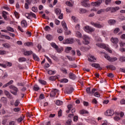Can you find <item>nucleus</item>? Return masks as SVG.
<instances>
[{"label":"nucleus","instance_id":"1","mask_svg":"<svg viewBox=\"0 0 125 125\" xmlns=\"http://www.w3.org/2000/svg\"><path fill=\"white\" fill-rule=\"evenodd\" d=\"M97 46L98 47H100V48H103L104 49H105V50H107L109 52V53H112V51L110 48H109L108 47L106 46V44L103 43H97L96 44Z\"/></svg>","mask_w":125,"mask_h":125},{"label":"nucleus","instance_id":"2","mask_svg":"<svg viewBox=\"0 0 125 125\" xmlns=\"http://www.w3.org/2000/svg\"><path fill=\"white\" fill-rule=\"evenodd\" d=\"M104 56L105 59H107L108 61H110L111 62H114V61H117L118 60V59L116 57L111 58V57H110V56L107 54H105Z\"/></svg>","mask_w":125,"mask_h":125},{"label":"nucleus","instance_id":"3","mask_svg":"<svg viewBox=\"0 0 125 125\" xmlns=\"http://www.w3.org/2000/svg\"><path fill=\"white\" fill-rule=\"evenodd\" d=\"M9 88L12 89V90L10 91L11 93L14 95H17V92L19 91L18 88L17 87L13 85H11L9 86Z\"/></svg>","mask_w":125,"mask_h":125},{"label":"nucleus","instance_id":"4","mask_svg":"<svg viewBox=\"0 0 125 125\" xmlns=\"http://www.w3.org/2000/svg\"><path fill=\"white\" fill-rule=\"evenodd\" d=\"M91 25H92V26H94V27H95L96 28H98L99 29H101V28H103L104 26V25L101 24L100 22H97L96 23H94L93 21H91L90 22Z\"/></svg>","mask_w":125,"mask_h":125},{"label":"nucleus","instance_id":"5","mask_svg":"<svg viewBox=\"0 0 125 125\" xmlns=\"http://www.w3.org/2000/svg\"><path fill=\"white\" fill-rule=\"evenodd\" d=\"M103 2H104V0H98L96 2H92L91 4L92 6H99Z\"/></svg>","mask_w":125,"mask_h":125},{"label":"nucleus","instance_id":"6","mask_svg":"<svg viewBox=\"0 0 125 125\" xmlns=\"http://www.w3.org/2000/svg\"><path fill=\"white\" fill-rule=\"evenodd\" d=\"M74 43V39L73 38H68L63 41V43L72 44V43Z\"/></svg>","mask_w":125,"mask_h":125},{"label":"nucleus","instance_id":"7","mask_svg":"<svg viewBox=\"0 0 125 125\" xmlns=\"http://www.w3.org/2000/svg\"><path fill=\"white\" fill-rule=\"evenodd\" d=\"M73 91H74V88L73 87H66L64 90L65 93H67V94H71V93Z\"/></svg>","mask_w":125,"mask_h":125},{"label":"nucleus","instance_id":"8","mask_svg":"<svg viewBox=\"0 0 125 125\" xmlns=\"http://www.w3.org/2000/svg\"><path fill=\"white\" fill-rule=\"evenodd\" d=\"M95 29L92 27H89V26H85L84 27V31L88 33L89 32H94Z\"/></svg>","mask_w":125,"mask_h":125},{"label":"nucleus","instance_id":"9","mask_svg":"<svg viewBox=\"0 0 125 125\" xmlns=\"http://www.w3.org/2000/svg\"><path fill=\"white\" fill-rule=\"evenodd\" d=\"M83 39L85 41V44H88L89 43V37L87 35H84Z\"/></svg>","mask_w":125,"mask_h":125},{"label":"nucleus","instance_id":"10","mask_svg":"<svg viewBox=\"0 0 125 125\" xmlns=\"http://www.w3.org/2000/svg\"><path fill=\"white\" fill-rule=\"evenodd\" d=\"M105 115L106 116H111L114 115V111L112 110L108 109L106 110V112L105 113Z\"/></svg>","mask_w":125,"mask_h":125},{"label":"nucleus","instance_id":"11","mask_svg":"<svg viewBox=\"0 0 125 125\" xmlns=\"http://www.w3.org/2000/svg\"><path fill=\"white\" fill-rule=\"evenodd\" d=\"M111 42L113 43H114L115 44H117V43H118V42H119V39L117 38L112 37L111 38Z\"/></svg>","mask_w":125,"mask_h":125},{"label":"nucleus","instance_id":"12","mask_svg":"<svg viewBox=\"0 0 125 125\" xmlns=\"http://www.w3.org/2000/svg\"><path fill=\"white\" fill-rule=\"evenodd\" d=\"M4 93L5 95L8 97V98H9L10 99H12L13 97H12V95L9 93V92L5 90L4 91Z\"/></svg>","mask_w":125,"mask_h":125},{"label":"nucleus","instance_id":"13","mask_svg":"<svg viewBox=\"0 0 125 125\" xmlns=\"http://www.w3.org/2000/svg\"><path fill=\"white\" fill-rule=\"evenodd\" d=\"M119 9H120V8L119 7H110V12H111V13L116 12V11H117V10H119Z\"/></svg>","mask_w":125,"mask_h":125},{"label":"nucleus","instance_id":"14","mask_svg":"<svg viewBox=\"0 0 125 125\" xmlns=\"http://www.w3.org/2000/svg\"><path fill=\"white\" fill-rule=\"evenodd\" d=\"M24 55H25V56H29V55H32L33 54V51H24L23 53Z\"/></svg>","mask_w":125,"mask_h":125},{"label":"nucleus","instance_id":"15","mask_svg":"<svg viewBox=\"0 0 125 125\" xmlns=\"http://www.w3.org/2000/svg\"><path fill=\"white\" fill-rule=\"evenodd\" d=\"M91 66L94 68H99V70H102V67H100V65L98 63H93Z\"/></svg>","mask_w":125,"mask_h":125},{"label":"nucleus","instance_id":"16","mask_svg":"<svg viewBox=\"0 0 125 125\" xmlns=\"http://www.w3.org/2000/svg\"><path fill=\"white\" fill-rule=\"evenodd\" d=\"M21 26L22 28H26L27 27V21L25 20H22L21 21Z\"/></svg>","mask_w":125,"mask_h":125},{"label":"nucleus","instance_id":"17","mask_svg":"<svg viewBox=\"0 0 125 125\" xmlns=\"http://www.w3.org/2000/svg\"><path fill=\"white\" fill-rule=\"evenodd\" d=\"M62 25L65 31H68V27H67V24H66V22L64 21H62Z\"/></svg>","mask_w":125,"mask_h":125},{"label":"nucleus","instance_id":"18","mask_svg":"<svg viewBox=\"0 0 125 125\" xmlns=\"http://www.w3.org/2000/svg\"><path fill=\"white\" fill-rule=\"evenodd\" d=\"M69 77L71 80H76V75L72 72L69 74Z\"/></svg>","mask_w":125,"mask_h":125},{"label":"nucleus","instance_id":"19","mask_svg":"<svg viewBox=\"0 0 125 125\" xmlns=\"http://www.w3.org/2000/svg\"><path fill=\"white\" fill-rule=\"evenodd\" d=\"M88 60L89 62H95V61H96V59L94 58V56L90 55V58H88Z\"/></svg>","mask_w":125,"mask_h":125},{"label":"nucleus","instance_id":"20","mask_svg":"<svg viewBox=\"0 0 125 125\" xmlns=\"http://www.w3.org/2000/svg\"><path fill=\"white\" fill-rule=\"evenodd\" d=\"M108 23L109 25H115L116 24V20H109L108 21Z\"/></svg>","mask_w":125,"mask_h":125},{"label":"nucleus","instance_id":"21","mask_svg":"<svg viewBox=\"0 0 125 125\" xmlns=\"http://www.w3.org/2000/svg\"><path fill=\"white\" fill-rule=\"evenodd\" d=\"M106 68L107 69H109V70H112V71H114L115 70H116V67L112 65H107L106 66Z\"/></svg>","mask_w":125,"mask_h":125},{"label":"nucleus","instance_id":"22","mask_svg":"<svg viewBox=\"0 0 125 125\" xmlns=\"http://www.w3.org/2000/svg\"><path fill=\"white\" fill-rule=\"evenodd\" d=\"M0 101L1 102H2V103H7V99H6V98L3 97L1 98L0 99Z\"/></svg>","mask_w":125,"mask_h":125},{"label":"nucleus","instance_id":"23","mask_svg":"<svg viewBox=\"0 0 125 125\" xmlns=\"http://www.w3.org/2000/svg\"><path fill=\"white\" fill-rule=\"evenodd\" d=\"M56 89H55L54 91H52L50 93V96H51V97H54V96H55V95H56V92L55 91H56Z\"/></svg>","mask_w":125,"mask_h":125},{"label":"nucleus","instance_id":"24","mask_svg":"<svg viewBox=\"0 0 125 125\" xmlns=\"http://www.w3.org/2000/svg\"><path fill=\"white\" fill-rule=\"evenodd\" d=\"M2 46L5 47V48H10V47H11V46L7 43L2 44Z\"/></svg>","mask_w":125,"mask_h":125},{"label":"nucleus","instance_id":"25","mask_svg":"<svg viewBox=\"0 0 125 125\" xmlns=\"http://www.w3.org/2000/svg\"><path fill=\"white\" fill-rule=\"evenodd\" d=\"M12 83H13V81L11 80L9 83L4 85L3 87H6V86H8V85H10V84H12Z\"/></svg>","mask_w":125,"mask_h":125},{"label":"nucleus","instance_id":"26","mask_svg":"<svg viewBox=\"0 0 125 125\" xmlns=\"http://www.w3.org/2000/svg\"><path fill=\"white\" fill-rule=\"evenodd\" d=\"M33 57L36 61H40V58L38 57V56L36 55V54H33Z\"/></svg>","mask_w":125,"mask_h":125},{"label":"nucleus","instance_id":"27","mask_svg":"<svg viewBox=\"0 0 125 125\" xmlns=\"http://www.w3.org/2000/svg\"><path fill=\"white\" fill-rule=\"evenodd\" d=\"M25 118V116L24 115H21L18 119V123H21L22 121L24 120V118Z\"/></svg>","mask_w":125,"mask_h":125},{"label":"nucleus","instance_id":"28","mask_svg":"<svg viewBox=\"0 0 125 125\" xmlns=\"http://www.w3.org/2000/svg\"><path fill=\"white\" fill-rule=\"evenodd\" d=\"M56 104L58 106H60V105L63 104V102H62V101L58 100V101H56Z\"/></svg>","mask_w":125,"mask_h":125},{"label":"nucleus","instance_id":"29","mask_svg":"<svg viewBox=\"0 0 125 125\" xmlns=\"http://www.w3.org/2000/svg\"><path fill=\"white\" fill-rule=\"evenodd\" d=\"M57 52H58V53H61V52H62V51H63V48L61 47V48H59L58 46V47L56 48Z\"/></svg>","mask_w":125,"mask_h":125},{"label":"nucleus","instance_id":"30","mask_svg":"<svg viewBox=\"0 0 125 125\" xmlns=\"http://www.w3.org/2000/svg\"><path fill=\"white\" fill-rule=\"evenodd\" d=\"M26 60L27 59H26V58H25L24 57H21V58H19V62H25V61H26Z\"/></svg>","mask_w":125,"mask_h":125},{"label":"nucleus","instance_id":"31","mask_svg":"<svg viewBox=\"0 0 125 125\" xmlns=\"http://www.w3.org/2000/svg\"><path fill=\"white\" fill-rule=\"evenodd\" d=\"M55 12L56 13L57 15L60 14L61 13V10L60 9L57 8L55 10Z\"/></svg>","mask_w":125,"mask_h":125},{"label":"nucleus","instance_id":"32","mask_svg":"<svg viewBox=\"0 0 125 125\" xmlns=\"http://www.w3.org/2000/svg\"><path fill=\"white\" fill-rule=\"evenodd\" d=\"M49 79L50 81H56L57 79V76H51Z\"/></svg>","mask_w":125,"mask_h":125},{"label":"nucleus","instance_id":"33","mask_svg":"<svg viewBox=\"0 0 125 125\" xmlns=\"http://www.w3.org/2000/svg\"><path fill=\"white\" fill-rule=\"evenodd\" d=\"M80 13H81V14L86 13V10H85V9L81 8L80 9Z\"/></svg>","mask_w":125,"mask_h":125},{"label":"nucleus","instance_id":"34","mask_svg":"<svg viewBox=\"0 0 125 125\" xmlns=\"http://www.w3.org/2000/svg\"><path fill=\"white\" fill-rule=\"evenodd\" d=\"M6 29L8 31H9L10 32H14V29H13V28L11 27L8 26L6 27Z\"/></svg>","mask_w":125,"mask_h":125},{"label":"nucleus","instance_id":"35","mask_svg":"<svg viewBox=\"0 0 125 125\" xmlns=\"http://www.w3.org/2000/svg\"><path fill=\"white\" fill-rule=\"evenodd\" d=\"M33 89L35 91H38V90H39L40 89V87H39V86H38V85H35L33 87Z\"/></svg>","mask_w":125,"mask_h":125},{"label":"nucleus","instance_id":"36","mask_svg":"<svg viewBox=\"0 0 125 125\" xmlns=\"http://www.w3.org/2000/svg\"><path fill=\"white\" fill-rule=\"evenodd\" d=\"M70 50H72V48L71 47H66L65 49V52L66 53H69V51H70Z\"/></svg>","mask_w":125,"mask_h":125},{"label":"nucleus","instance_id":"37","mask_svg":"<svg viewBox=\"0 0 125 125\" xmlns=\"http://www.w3.org/2000/svg\"><path fill=\"white\" fill-rule=\"evenodd\" d=\"M24 45H26L27 46H31V45H33V42H27L26 43H25Z\"/></svg>","mask_w":125,"mask_h":125},{"label":"nucleus","instance_id":"38","mask_svg":"<svg viewBox=\"0 0 125 125\" xmlns=\"http://www.w3.org/2000/svg\"><path fill=\"white\" fill-rule=\"evenodd\" d=\"M119 31H120V28L119 27H117L113 31V33L114 34H118V33H119Z\"/></svg>","mask_w":125,"mask_h":125},{"label":"nucleus","instance_id":"39","mask_svg":"<svg viewBox=\"0 0 125 125\" xmlns=\"http://www.w3.org/2000/svg\"><path fill=\"white\" fill-rule=\"evenodd\" d=\"M51 46H52V47H54V48H55V49L57 48V47H58V46L56 45V44H55V43L54 42L51 43Z\"/></svg>","mask_w":125,"mask_h":125},{"label":"nucleus","instance_id":"40","mask_svg":"<svg viewBox=\"0 0 125 125\" xmlns=\"http://www.w3.org/2000/svg\"><path fill=\"white\" fill-rule=\"evenodd\" d=\"M60 83H68V80L67 79H62L60 81Z\"/></svg>","mask_w":125,"mask_h":125},{"label":"nucleus","instance_id":"41","mask_svg":"<svg viewBox=\"0 0 125 125\" xmlns=\"http://www.w3.org/2000/svg\"><path fill=\"white\" fill-rule=\"evenodd\" d=\"M46 38L48 41H51V40H52V36H51L50 35H47L46 36Z\"/></svg>","mask_w":125,"mask_h":125},{"label":"nucleus","instance_id":"42","mask_svg":"<svg viewBox=\"0 0 125 125\" xmlns=\"http://www.w3.org/2000/svg\"><path fill=\"white\" fill-rule=\"evenodd\" d=\"M51 58L55 60V61L58 62L59 61V60H58V58H57V57L55 56H51Z\"/></svg>","mask_w":125,"mask_h":125},{"label":"nucleus","instance_id":"43","mask_svg":"<svg viewBox=\"0 0 125 125\" xmlns=\"http://www.w3.org/2000/svg\"><path fill=\"white\" fill-rule=\"evenodd\" d=\"M112 1V0H105V4L106 5H108V4H110Z\"/></svg>","mask_w":125,"mask_h":125},{"label":"nucleus","instance_id":"44","mask_svg":"<svg viewBox=\"0 0 125 125\" xmlns=\"http://www.w3.org/2000/svg\"><path fill=\"white\" fill-rule=\"evenodd\" d=\"M80 114L83 115L84 114H88V111H86V110H82L81 111H80Z\"/></svg>","mask_w":125,"mask_h":125},{"label":"nucleus","instance_id":"45","mask_svg":"<svg viewBox=\"0 0 125 125\" xmlns=\"http://www.w3.org/2000/svg\"><path fill=\"white\" fill-rule=\"evenodd\" d=\"M76 36L78 38H82V33L79 31L76 32Z\"/></svg>","mask_w":125,"mask_h":125},{"label":"nucleus","instance_id":"46","mask_svg":"<svg viewBox=\"0 0 125 125\" xmlns=\"http://www.w3.org/2000/svg\"><path fill=\"white\" fill-rule=\"evenodd\" d=\"M32 10L33 12H38V8L36 7H33L32 8Z\"/></svg>","mask_w":125,"mask_h":125},{"label":"nucleus","instance_id":"47","mask_svg":"<svg viewBox=\"0 0 125 125\" xmlns=\"http://www.w3.org/2000/svg\"><path fill=\"white\" fill-rule=\"evenodd\" d=\"M61 71L64 74H67V70L64 68H61Z\"/></svg>","mask_w":125,"mask_h":125},{"label":"nucleus","instance_id":"48","mask_svg":"<svg viewBox=\"0 0 125 125\" xmlns=\"http://www.w3.org/2000/svg\"><path fill=\"white\" fill-rule=\"evenodd\" d=\"M102 12H105V9H102L98 11L97 13L98 14H101Z\"/></svg>","mask_w":125,"mask_h":125},{"label":"nucleus","instance_id":"49","mask_svg":"<svg viewBox=\"0 0 125 125\" xmlns=\"http://www.w3.org/2000/svg\"><path fill=\"white\" fill-rule=\"evenodd\" d=\"M48 74H49V75H54V74H55V71L49 70L48 71Z\"/></svg>","mask_w":125,"mask_h":125},{"label":"nucleus","instance_id":"50","mask_svg":"<svg viewBox=\"0 0 125 125\" xmlns=\"http://www.w3.org/2000/svg\"><path fill=\"white\" fill-rule=\"evenodd\" d=\"M119 60L121 62H125V57H120Z\"/></svg>","mask_w":125,"mask_h":125},{"label":"nucleus","instance_id":"51","mask_svg":"<svg viewBox=\"0 0 125 125\" xmlns=\"http://www.w3.org/2000/svg\"><path fill=\"white\" fill-rule=\"evenodd\" d=\"M25 17L27 18L28 19H30L31 18L30 14L29 13H25Z\"/></svg>","mask_w":125,"mask_h":125},{"label":"nucleus","instance_id":"52","mask_svg":"<svg viewBox=\"0 0 125 125\" xmlns=\"http://www.w3.org/2000/svg\"><path fill=\"white\" fill-rule=\"evenodd\" d=\"M44 29L45 31H50V30H51V28H50V27H49V26H46Z\"/></svg>","mask_w":125,"mask_h":125},{"label":"nucleus","instance_id":"53","mask_svg":"<svg viewBox=\"0 0 125 125\" xmlns=\"http://www.w3.org/2000/svg\"><path fill=\"white\" fill-rule=\"evenodd\" d=\"M125 42H121L120 43V46L121 47H124V46H125Z\"/></svg>","mask_w":125,"mask_h":125},{"label":"nucleus","instance_id":"54","mask_svg":"<svg viewBox=\"0 0 125 125\" xmlns=\"http://www.w3.org/2000/svg\"><path fill=\"white\" fill-rule=\"evenodd\" d=\"M15 16H16V18L18 19L19 18V14L17 13V12L15 11L14 12Z\"/></svg>","mask_w":125,"mask_h":125},{"label":"nucleus","instance_id":"55","mask_svg":"<svg viewBox=\"0 0 125 125\" xmlns=\"http://www.w3.org/2000/svg\"><path fill=\"white\" fill-rule=\"evenodd\" d=\"M86 91L88 94H91L90 88L89 87L87 88L86 89Z\"/></svg>","mask_w":125,"mask_h":125},{"label":"nucleus","instance_id":"56","mask_svg":"<svg viewBox=\"0 0 125 125\" xmlns=\"http://www.w3.org/2000/svg\"><path fill=\"white\" fill-rule=\"evenodd\" d=\"M19 103H20V102L18 100H17L15 103V107H17V106L19 105Z\"/></svg>","mask_w":125,"mask_h":125},{"label":"nucleus","instance_id":"57","mask_svg":"<svg viewBox=\"0 0 125 125\" xmlns=\"http://www.w3.org/2000/svg\"><path fill=\"white\" fill-rule=\"evenodd\" d=\"M14 112H19L21 110V109L20 108H15L13 109Z\"/></svg>","mask_w":125,"mask_h":125},{"label":"nucleus","instance_id":"58","mask_svg":"<svg viewBox=\"0 0 125 125\" xmlns=\"http://www.w3.org/2000/svg\"><path fill=\"white\" fill-rule=\"evenodd\" d=\"M39 83H42V84H46V82L42 80H39Z\"/></svg>","mask_w":125,"mask_h":125},{"label":"nucleus","instance_id":"59","mask_svg":"<svg viewBox=\"0 0 125 125\" xmlns=\"http://www.w3.org/2000/svg\"><path fill=\"white\" fill-rule=\"evenodd\" d=\"M6 54V52L5 51H3V50H0V54L1 55H3L4 54Z\"/></svg>","mask_w":125,"mask_h":125},{"label":"nucleus","instance_id":"60","mask_svg":"<svg viewBox=\"0 0 125 125\" xmlns=\"http://www.w3.org/2000/svg\"><path fill=\"white\" fill-rule=\"evenodd\" d=\"M24 8L25 9H29V4L28 3H25Z\"/></svg>","mask_w":125,"mask_h":125},{"label":"nucleus","instance_id":"61","mask_svg":"<svg viewBox=\"0 0 125 125\" xmlns=\"http://www.w3.org/2000/svg\"><path fill=\"white\" fill-rule=\"evenodd\" d=\"M107 76L109 77V78H114V75L112 73L108 74Z\"/></svg>","mask_w":125,"mask_h":125},{"label":"nucleus","instance_id":"62","mask_svg":"<svg viewBox=\"0 0 125 125\" xmlns=\"http://www.w3.org/2000/svg\"><path fill=\"white\" fill-rule=\"evenodd\" d=\"M78 120H79V117H78L77 116H74L73 119L74 122H78Z\"/></svg>","mask_w":125,"mask_h":125},{"label":"nucleus","instance_id":"63","mask_svg":"<svg viewBox=\"0 0 125 125\" xmlns=\"http://www.w3.org/2000/svg\"><path fill=\"white\" fill-rule=\"evenodd\" d=\"M66 124L68 125H71V124H72V120L71 119H69L67 121Z\"/></svg>","mask_w":125,"mask_h":125},{"label":"nucleus","instance_id":"64","mask_svg":"<svg viewBox=\"0 0 125 125\" xmlns=\"http://www.w3.org/2000/svg\"><path fill=\"white\" fill-rule=\"evenodd\" d=\"M39 98H40V100L44 99V95H43V94H41L40 95Z\"/></svg>","mask_w":125,"mask_h":125}]
</instances>
